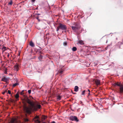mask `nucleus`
Wrapping results in <instances>:
<instances>
[{
    "label": "nucleus",
    "instance_id": "nucleus-38",
    "mask_svg": "<svg viewBox=\"0 0 123 123\" xmlns=\"http://www.w3.org/2000/svg\"><path fill=\"white\" fill-rule=\"evenodd\" d=\"M18 55H20L19 54H18Z\"/></svg>",
    "mask_w": 123,
    "mask_h": 123
},
{
    "label": "nucleus",
    "instance_id": "nucleus-34",
    "mask_svg": "<svg viewBox=\"0 0 123 123\" xmlns=\"http://www.w3.org/2000/svg\"><path fill=\"white\" fill-rule=\"evenodd\" d=\"M40 57L41 58H42V56L41 55H40Z\"/></svg>",
    "mask_w": 123,
    "mask_h": 123
},
{
    "label": "nucleus",
    "instance_id": "nucleus-15",
    "mask_svg": "<svg viewBox=\"0 0 123 123\" xmlns=\"http://www.w3.org/2000/svg\"><path fill=\"white\" fill-rule=\"evenodd\" d=\"M63 71V70L62 69H61L58 71V73L60 74H62Z\"/></svg>",
    "mask_w": 123,
    "mask_h": 123
},
{
    "label": "nucleus",
    "instance_id": "nucleus-29",
    "mask_svg": "<svg viewBox=\"0 0 123 123\" xmlns=\"http://www.w3.org/2000/svg\"><path fill=\"white\" fill-rule=\"evenodd\" d=\"M36 18H37V19H38L39 21H40V20H39V17H37Z\"/></svg>",
    "mask_w": 123,
    "mask_h": 123
},
{
    "label": "nucleus",
    "instance_id": "nucleus-13",
    "mask_svg": "<svg viewBox=\"0 0 123 123\" xmlns=\"http://www.w3.org/2000/svg\"><path fill=\"white\" fill-rule=\"evenodd\" d=\"M78 43H79L81 45H83L84 44L82 40H80L78 41Z\"/></svg>",
    "mask_w": 123,
    "mask_h": 123
},
{
    "label": "nucleus",
    "instance_id": "nucleus-1",
    "mask_svg": "<svg viewBox=\"0 0 123 123\" xmlns=\"http://www.w3.org/2000/svg\"><path fill=\"white\" fill-rule=\"evenodd\" d=\"M25 101L29 105L28 106H27L26 103H23V109L26 113H30L32 111H37L38 109L41 108L40 105L38 104V103L35 104L33 101H31L28 98L26 99Z\"/></svg>",
    "mask_w": 123,
    "mask_h": 123
},
{
    "label": "nucleus",
    "instance_id": "nucleus-6",
    "mask_svg": "<svg viewBox=\"0 0 123 123\" xmlns=\"http://www.w3.org/2000/svg\"><path fill=\"white\" fill-rule=\"evenodd\" d=\"M17 122V119L15 118H12L9 123H16Z\"/></svg>",
    "mask_w": 123,
    "mask_h": 123
},
{
    "label": "nucleus",
    "instance_id": "nucleus-20",
    "mask_svg": "<svg viewBox=\"0 0 123 123\" xmlns=\"http://www.w3.org/2000/svg\"><path fill=\"white\" fill-rule=\"evenodd\" d=\"M57 99L58 100H60L61 99V97L60 96H58L57 97Z\"/></svg>",
    "mask_w": 123,
    "mask_h": 123
},
{
    "label": "nucleus",
    "instance_id": "nucleus-16",
    "mask_svg": "<svg viewBox=\"0 0 123 123\" xmlns=\"http://www.w3.org/2000/svg\"><path fill=\"white\" fill-rule=\"evenodd\" d=\"M34 121L36 123H41L40 121L38 119L34 120Z\"/></svg>",
    "mask_w": 123,
    "mask_h": 123
},
{
    "label": "nucleus",
    "instance_id": "nucleus-27",
    "mask_svg": "<svg viewBox=\"0 0 123 123\" xmlns=\"http://www.w3.org/2000/svg\"><path fill=\"white\" fill-rule=\"evenodd\" d=\"M7 92V90H6L4 92L2 93V94L4 95L6 92Z\"/></svg>",
    "mask_w": 123,
    "mask_h": 123
},
{
    "label": "nucleus",
    "instance_id": "nucleus-33",
    "mask_svg": "<svg viewBox=\"0 0 123 123\" xmlns=\"http://www.w3.org/2000/svg\"><path fill=\"white\" fill-rule=\"evenodd\" d=\"M46 118V116H45L44 117V119H45Z\"/></svg>",
    "mask_w": 123,
    "mask_h": 123
},
{
    "label": "nucleus",
    "instance_id": "nucleus-3",
    "mask_svg": "<svg viewBox=\"0 0 123 123\" xmlns=\"http://www.w3.org/2000/svg\"><path fill=\"white\" fill-rule=\"evenodd\" d=\"M114 85L115 86L117 85L119 86L118 88V92L120 95L123 94V85L121 84L118 82H117L115 83Z\"/></svg>",
    "mask_w": 123,
    "mask_h": 123
},
{
    "label": "nucleus",
    "instance_id": "nucleus-31",
    "mask_svg": "<svg viewBox=\"0 0 123 123\" xmlns=\"http://www.w3.org/2000/svg\"><path fill=\"white\" fill-rule=\"evenodd\" d=\"M9 53H8L7 54V57H9Z\"/></svg>",
    "mask_w": 123,
    "mask_h": 123
},
{
    "label": "nucleus",
    "instance_id": "nucleus-30",
    "mask_svg": "<svg viewBox=\"0 0 123 123\" xmlns=\"http://www.w3.org/2000/svg\"><path fill=\"white\" fill-rule=\"evenodd\" d=\"M35 1V0H31L32 2H34Z\"/></svg>",
    "mask_w": 123,
    "mask_h": 123
},
{
    "label": "nucleus",
    "instance_id": "nucleus-24",
    "mask_svg": "<svg viewBox=\"0 0 123 123\" xmlns=\"http://www.w3.org/2000/svg\"><path fill=\"white\" fill-rule=\"evenodd\" d=\"M38 118H39V117L38 116H36L35 117L34 119V120L38 119Z\"/></svg>",
    "mask_w": 123,
    "mask_h": 123
},
{
    "label": "nucleus",
    "instance_id": "nucleus-12",
    "mask_svg": "<svg viewBox=\"0 0 123 123\" xmlns=\"http://www.w3.org/2000/svg\"><path fill=\"white\" fill-rule=\"evenodd\" d=\"M79 87L77 86H75L74 88V91L75 92H77L78 91Z\"/></svg>",
    "mask_w": 123,
    "mask_h": 123
},
{
    "label": "nucleus",
    "instance_id": "nucleus-22",
    "mask_svg": "<svg viewBox=\"0 0 123 123\" xmlns=\"http://www.w3.org/2000/svg\"><path fill=\"white\" fill-rule=\"evenodd\" d=\"M67 42H64L63 43V44L64 46H66L67 45Z\"/></svg>",
    "mask_w": 123,
    "mask_h": 123
},
{
    "label": "nucleus",
    "instance_id": "nucleus-9",
    "mask_svg": "<svg viewBox=\"0 0 123 123\" xmlns=\"http://www.w3.org/2000/svg\"><path fill=\"white\" fill-rule=\"evenodd\" d=\"M27 114H25V117L24 118V120L25 122H28L29 121V120L27 118H25V117H27Z\"/></svg>",
    "mask_w": 123,
    "mask_h": 123
},
{
    "label": "nucleus",
    "instance_id": "nucleus-28",
    "mask_svg": "<svg viewBox=\"0 0 123 123\" xmlns=\"http://www.w3.org/2000/svg\"><path fill=\"white\" fill-rule=\"evenodd\" d=\"M8 92L9 94H11V91L10 90L8 91Z\"/></svg>",
    "mask_w": 123,
    "mask_h": 123
},
{
    "label": "nucleus",
    "instance_id": "nucleus-32",
    "mask_svg": "<svg viewBox=\"0 0 123 123\" xmlns=\"http://www.w3.org/2000/svg\"><path fill=\"white\" fill-rule=\"evenodd\" d=\"M52 123H55V122L54 121H53Z\"/></svg>",
    "mask_w": 123,
    "mask_h": 123
},
{
    "label": "nucleus",
    "instance_id": "nucleus-37",
    "mask_svg": "<svg viewBox=\"0 0 123 123\" xmlns=\"http://www.w3.org/2000/svg\"><path fill=\"white\" fill-rule=\"evenodd\" d=\"M76 93H74V94H76Z\"/></svg>",
    "mask_w": 123,
    "mask_h": 123
},
{
    "label": "nucleus",
    "instance_id": "nucleus-39",
    "mask_svg": "<svg viewBox=\"0 0 123 123\" xmlns=\"http://www.w3.org/2000/svg\"><path fill=\"white\" fill-rule=\"evenodd\" d=\"M18 55H20L19 54H18Z\"/></svg>",
    "mask_w": 123,
    "mask_h": 123
},
{
    "label": "nucleus",
    "instance_id": "nucleus-10",
    "mask_svg": "<svg viewBox=\"0 0 123 123\" xmlns=\"http://www.w3.org/2000/svg\"><path fill=\"white\" fill-rule=\"evenodd\" d=\"M29 44L32 47H34L35 46L34 44L32 41L30 42Z\"/></svg>",
    "mask_w": 123,
    "mask_h": 123
},
{
    "label": "nucleus",
    "instance_id": "nucleus-19",
    "mask_svg": "<svg viewBox=\"0 0 123 123\" xmlns=\"http://www.w3.org/2000/svg\"><path fill=\"white\" fill-rule=\"evenodd\" d=\"M18 85V83H15L13 85V87H14L15 86H16Z\"/></svg>",
    "mask_w": 123,
    "mask_h": 123
},
{
    "label": "nucleus",
    "instance_id": "nucleus-14",
    "mask_svg": "<svg viewBox=\"0 0 123 123\" xmlns=\"http://www.w3.org/2000/svg\"><path fill=\"white\" fill-rule=\"evenodd\" d=\"M15 98L16 99H18L19 97V95L18 92L15 95Z\"/></svg>",
    "mask_w": 123,
    "mask_h": 123
},
{
    "label": "nucleus",
    "instance_id": "nucleus-36",
    "mask_svg": "<svg viewBox=\"0 0 123 123\" xmlns=\"http://www.w3.org/2000/svg\"><path fill=\"white\" fill-rule=\"evenodd\" d=\"M90 92H89V93H88V94H89H89H90Z\"/></svg>",
    "mask_w": 123,
    "mask_h": 123
},
{
    "label": "nucleus",
    "instance_id": "nucleus-25",
    "mask_svg": "<svg viewBox=\"0 0 123 123\" xmlns=\"http://www.w3.org/2000/svg\"><path fill=\"white\" fill-rule=\"evenodd\" d=\"M24 91V90H23L21 92H20V94L21 95H22L24 94L23 92Z\"/></svg>",
    "mask_w": 123,
    "mask_h": 123
},
{
    "label": "nucleus",
    "instance_id": "nucleus-8",
    "mask_svg": "<svg viewBox=\"0 0 123 123\" xmlns=\"http://www.w3.org/2000/svg\"><path fill=\"white\" fill-rule=\"evenodd\" d=\"M7 79L6 77H4L1 79V81L7 82Z\"/></svg>",
    "mask_w": 123,
    "mask_h": 123
},
{
    "label": "nucleus",
    "instance_id": "nucleus-26",
    "mask_svg": "<svg viewBox=\"0 0 123 123\" xmlns=\"http://www.w3.org/2000/svg\"><path fill=\"white\" fill-rule=\"evenodd\" d=\"M31 90H29L28 91V92L29 94H30L31 93Z\"/></svg>",
    "mask_w": 123,
    "mask_h": 123
},
{
    "label": "nucleus",
    "instance_id": "nucleus-35",
    "mask_svg": "<svg viewBox=\"0 0 123 123\" xmlns=\"http://www.w3.org/2000/svg\"><path fill=\"white\" fill-rule=\"evenodd\" d=\"M87 91H89V92H90V90H89V89H88V90Z\"/></svg>",
    "mask_w": 123,
    "mask_h": 123
},
{
    "label": "nucleus",
    "instance_id": "nucleus-21",
    "mask_svg": "<svg viewBox=\"0 0 123 123\" xmlns=\"http://www.w3.org/2000/svg\"><path fill=\"white\" fill-rule=\"evenodd\" d=\"M12 0H11L10 2L8 3V4L9 5H12Z\"/></svg>",
    "mask_w": 123,
    "mask_h": 123
},
{
    "label": "nucleus",
    "instance_id": "nucleus-23",
    "mask_svg": "<svg viewBox=\"0 0 123 123\" xmlns=\"http://www.w3.org/2000/svg\"><path fill=\"white\" fill-rule=\"evenodd\" d=\"M87 91H86V90H84V91H83L82 92L81 94L82 95H84V93L85 92H87Z\"/></svg>",
    "mask_w": 123,
    "mask_h": 123
},
{
    "label": "nucleus",
    "instance_id": "nucleus-7",
    "mask_svg": "<svg viewBox=\"0 0 123 123\" xmlns=\"http://www.w3.org/2000/svg\"><path fill=\"white\" fill-rule=\"evenodd\" d=\"M14 67L15 70L17 71H18L19 69V65L17 64L14 66Z\"/></svg>",
    "mask_w": 123,
    "mask_h": 123
},
{
    "label": "nucleus",
    "instance_id": "nucleus-11",
    "mask_svg": "<svg viewBox=\"0 0 123 123\" xmlns=\"http://www.w3.org/2000/svg\"><path fill=\"white\" fill-rule=\"evenodd\" d=\"M95 83L96 85H98L100 84V81L98 80H96L95 81Z\"/></svg>",
    "mask_w": 123,
    "mask_h": 123
},
{
    "label": "nucleus",
    "instance_id": "nucleus-2",
    "mask_svg": "<svg viewBox=\"0 0 123 123\" xmlns=\"http://www.w3.org/2000/svg\"><path fill=\"white\" fill-rule=\"evenodd\" d=\"M81 26L77 24H75L74 26H72L71 27L72 30L74 32H76L78 34H79L80 32L79 31Z\"/></svg>",
    "mask_w": 123,
    "mask_h": 123
},
{
    "label": "nucleus",
    "instance_id": "nucleus-17",
    "mask_svg": "<svg viewBox=\"0 0 123 123\" xmlns=\"http://www.w3.org/2000/svg\"><path fill=\"white\" fill-rule=\"evenodd\" d=\"M6 48L5 47H3L2 48V49L3 51H4L6 50Z\"/></svg>",
    "mask_w": 123,
    "mask_h": 123
},
{
    "label": "nucleus",
    "instance_id": "nucleus-18",
    "mask_svg": "<svg viewBox=\"0 0 123 123\" xmlns=\"http://www.w3.org/2000/svg\"><path fill=\"white\" fill-rule=\"evenodd\" d=\"M72 49L73 51H75L77 50V48L75 47H73Z\"/></svg>",
    "mask_w": 123,
    "mask_h": 123
},
{
    "label": "nucleus",
    "instance_id": "nucleus-4",
    "mask_svg": "<svg viewBox=\"0 0 123 123\" xmlns=\"http://www.w3.org/2000/svg\"><path fill=\"white\" fill-rule=\"evenodd\" d=\"M67 28V27L66 25L60 23L59 24V25L57 28L56 31H58L60 29L62 30H66Z\"/></svg>",
    "mask_w": 123,
    "mask_h": 123
},
{
    "label": "nucleus",
    "instance_id": "nucleus-5",
    "mask_svg": "<svg viewBox=\"0 0 123 123\" xmlns=\"http://www.w3.org/2000/svg\"><path fill=\"white\" fill-rule=\"evenodd\" d=\"M70 119L71 120L75 121L76 122H78L79 120L78 119L77 117L75 116H71L70 117Z\"/></svg>",
    "mask_w": 123,
    "mask_h": 123
}]
</instances>
